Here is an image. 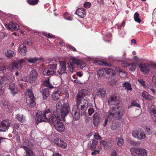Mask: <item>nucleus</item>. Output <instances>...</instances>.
<instances>
[{
	"instance_id": "33",
	"label": "nucleus",
	"mask_w": 156,
	"mask_h": 156,
	"mask_svg": "<svg viewBox=\"0 0 156 156\" xmlns=\"http://www.w3.org/2000/svg\"><path fill=\"white\" fill-rule=\"evenodd\" d=\"M123 87H125L126 90L128 91H131L132 90V88L131 84L128 83L126 82L122 85Z\"/></svg>"
},
{
	"instance_id": "9",
	"label": "nucleus",
	"mask_w": 156,
	"mask_h": 156,
	"mask_svg": "<svg viewBox=\"0 0 156 156\" xmlns=\"http://www.w3.org/2000/svg\"><path fill=\"white\" fill-rule=\"evenodd\" d=\"M61 119H55L53 121V122L51 123L53 124L54 127L55 129L59 132L63 131L65 129V127L62 122L59 121Z\"/></svg>"
},
{
	"instance_id": "21",
	"label": "nucleus",
	"mask_w": 156,
	"mask_h": 156,
	"mask_svg": "<svg viewBox=\"0 0 156 156\" xmlns=\"http://www.w3.org/2000/svg\"><path fill=\"white\" fill-rule=\"evenodd\" d=\"M75 14L81 18H83L86 15V10L83 8H79L76 10Z\"/></svg>"
},
{
	"instance_id": "51",
	"label": "nucleus",
	"mask_w": 156,
	"mask_h": 156,
	"mask_svg": "<svg viewBox=\"0 0 156 156\" xmlns=\"http://www.w3.org/2000/svg\"><path fill=\"white\" fill-rule=\"evenodd\" d=\"M24 43L25 44H27L29 45H31L32 44V42L30 40H27L24 41Z\"/></svg>"
},
{
	"instance_id": "8",
	"label": "nucleus",
	"mask_w": 156,
	"mask_h": 156,
	"mask_svg": "<svg viewBox=\"0 0 156 156\" xmlns=\"http://www.w3.org/2000/svg\"><path fill=\"white\" fill-rule=\"evenodd\" d=\"M11 121L6 119L2 121L0 123V131L5 132L11 126Z\"/></svg>"
},
{
	"instance_id": "30",
	"label": "nucleus",
	"mask_w": 156,
	"mask_h": 156,
	"mask_svg": "<svg viewBox=\"0 0 156 156\" xmlns=\"http://www.w3.org/2000/svg\"><path fill=\"white\" fill-rule=\"evenodd\" d=\"M16 55V52L13 51L8 50L5 53V55L8 58H11Z\"/></svg>"
},
{
	"instance_id": "24",
	"label": "nucleus",
	"mask_w": 156,
	"mask_h": 156,
	"mask_svg": "<svg viewBox=\"0 0 156 156\" xmlns=\"http://www.w3.org/2000/svg\"><path fill=\"white\" fill-rule=\"evenodd\" d=\"M18 50L19 53L21 55L24 56L26 54L27 49L24 45L21 44L20 45Z\"/></svg>"
},
{
	"instance_id": "32",
	"label": "nucleus",
	"mask_w": 156,
	"mask_h": 156,
	"mask_svg": "<svg viewBox=\"0 0 156 156\" xmlns=\"http://www.w3.org/2000/svg\"><path fill=\"white\" fill-rule=\"evenodd\" d=\"M112 146L113 141L112 140H110L107 142L104 147V148L105 150H107L110 149Z\"/></svg>"
},
{
	"instance_id": "42",
	"label": "nucleus",
	"mask_w": 156,
	"mask_h": 156,
	"mask_svg": "<svg viewBox=\"0 0 156 156\" xmlns=\"http://www.w3.org/2000/svg\"><path fill=\"white\" fill-rule=\"evenodd\" d=\"M140 156H146L147 155V151L144 149L140 148Z\"/></svg>"
},
{
	"instance_id": "11",
	"label": "nucleus",
	"mask_w": 156,
	"mask_h": 156,
	"mask_svg": "<svg viewBox=\"0 0 156 156\" xmlns=\"http://www.w3.org/2000/svg\"><path fill=\"white\" fill-rule=\"evenodd\" d=\"M25 62V60L22 59L16 62H14L10 64L9 66V68L10 70L13 69L15 70L17 69H20L21 66L22 64Z\"/></svg>"
},
{
	"instance_id": "15",
	"label": "nucleus",
	"mask_w": 156,
	"mask_h": 156,
	"mask_svg": "<svg viewBox=\"0 0 156 156\" xmlns=\"http://www.w3.org/2000/svg\"><path fill=\"white\" fill-rule=\"evenodd\" d=\"M59 66L58 70V73L60 75L66 73V63L64 62H59Z\"/></svg>"
},
{
	"instance_id": "36",
	"label": "nucleus",
	"mask_w": 156,
	"mask_h": 156,
	"mask_svg": "<svg viewBox=\"0 0 156 156\" xmlns=\"http://www.w3.org/2000/svg\"><path fill=\"white\" fill-rule=\"evenodd\" d=\"M39 60V59L36 57L30 58L28 59V62L30 63H34Z\"/></svg>"
},
{
	"instance_id": "4",
	"label": "nucleus",
	"mask_w": 156,
	"mask_h": 156,
	"mask_svg": "<svg viewBox=\"0 0 156 156\" xmlns=\"http://www.w3.org/2000/svg\"><path fill=\"white\" fill-rule=\"evenodd\" d=\"M58 63V62L57 61H55L53 64H50L47 68L44 69L43 72V74L49 76L55 73V72L54 71V69L56 68Z\"/></svg>"
},
{
	"instance_id": "59",
	"label": "nucleus",
	"mask_w": 156,
	"mask_h": 156,
	"mask_svg": "<svg viewBox=\"0 0 156 156\" xmlns=\"http://www.w3.org/2000/svg\"><path fill=\"white\" fill-rule=\"evenodd\" d=\"M148 93L146 91L143 92L142 93V96L143 97L146 98L148 95Z\"/></svg>"
},
{
	"instance_id": "19",
	"label": "nucleus",
	"mask_w": 156,
	"mask_h": 156,
	"mask_svg": "<svg viewBox=\"0 0 156 156\" xmlns=\"http://www.w3.org/2000/svg\"><path fill=\"white\" fill-rule=\"evenodd\" d=\"M9 89L10 90L11 93L13 96L16 94L18 91V88L15 86L14 83H10L9 85Z\"/></svg>"
},
{
	"instance_id": "31",
	"label": "nucleus",
	"mask_w": 156,
	"mask_h": 156,
	"mask_svg": "<svg viewBox=\"0 0 156 156\" xmlns=\"http://www.w3.org/2000/svg\"><path fill=\"white\" fill-rule=\"evenodd\" d=\"M147 90L149 92H152L153 94H155L156 92L155 89H154L152 84H149L145 87Z\"/></svg>"
},
{
	"instance_id": "62",
	"label": "nucleus",
	"mask_w": 156,
	"mask_h": 156,
	"mask_svg": "<svg viewBox=\"0 0 156 156\" xmlns=\"http://www.w3.org/2000/svg\"><path fill=\"white\" fill-rule=\"evenodd\" d=\"M153 98V97L151 95L149 94H148V95L147 96V97L145 99L149 100H152Z\"/></svg>"
},
{
	"instance_id": "17",
	"label": "nucleus",
	"mask_w": 156,
	"mask_h": 156,
	"mask_svg": "<svg viewBox=\"0 0 156 156\" xmlns=\"http://www.w3.org/2000/svg\"><path fill=\"white\" fill-rule=\"evenodd\" d=\"M54 143L57 146L63 149H65L67 147L66 143L64 142L59 138H56L54 140Z\"/></svg>"
},
{
	"instance_id": "60",
	"label": "nucleus",
	"mask_w": 156,
	"mask_h": 156,
	"mask_svg": "<svg viewBox=\"0 0 156 156\" xmlns=\"http://www.w3.org/2000/svg\"><path fill=\"white\" fill-rule=\"evenodd\" d=\"M138 81L143 86H145V81H144L143 79H138Z\"/></svg>"
},
{
	"instance_id": "10",
	"label": "nucleus",
	"mask_w": 156,
	"mask_h": 156,
	"mask_svg": "<svg viewBox=\"0 0 156 156\" xmlns=\"http://www.w3.org/2000/svg\"><path fill=\"white\" fill-rule=\"evenodd\" d=\"M80 105H76L74 106L72 111V115L73 117V119L74 121H77L80 118V111L79 107Z\"/></svg>"
},
{
	"instance_id": "50",
	"label": "nucleus",
	"mask_w": 156,
	"mask_h": 156,
	"mask_svg": "<svg viewBox=\"0 0 156 156\" xmlns=\"http://www.w3.org/2000/svg\"><path fill=\"white\" fill-rule=\"evenodd\" d=\"M94 137L95 139L97 140H101L102 139L101 137L97 133L94 134Z\"/></svg>"
},
{
	"instance_id": "49",
	"label": "nucleus",
	"mask_w": 156,
	"mask_h": 156,
	"mask_svg": "<svg viewBox=\"0 0 156 156\" xmlns=\"http://www.w3.org/2000/svg\"><path fill=\"white\" fill-rule=\"evenodd\" d=\"M83 6L86 8H89L91 6V4L88 2H87L85 3L83 5Z\"/></svg>"
},
{
	"instance_id": "44",
	"label": "nucleus",
	"mask_w": 156,
	"mask_h": 156,
	"mask_svg": "<svg viewBox=\"0 0 156 156\" xmlns=\"http://www.w3.org/2000/svg\"><path fill=\"white\" fill-rule=\"evenodd\" d=\"M105 70V69H99L98 71L97 74L99 76H103Z\"/></svg>"
},
{
	"instance_id": "37",
	"label": "nucleus",
	"mask_w": 156,
	"mask_h": 156,
	"mask_svg": "<svg viewBox=\"0 0 156 156\" xmlns=\"http://www.w3.org/2000/svg\"><path fill=\"white\" fill-rule=\"evenodd\" d=\"M42 84L44 86L48 87L49 88H52L53 87L50 84L48 80L44 81L43 83Z\"/></svg>"
},
{
	"instance_id": "16",
	"label": "nucleus",
	"mask_w": 156,
	"mask_h": 156,
	"mask_svg": "<svg viewBox=\"0 0 156 156\" xmlns=\"http://www.w3.org/2000/svg\"><path fill=\"white\" fill-rule=\"evenodd\" d=\"M150 66V65L146 63H140L139 65V68L141 71L144 74L149 72Z\"/></svg>"
},
{
	"instance_id": "26",
	"label": "nucleus",
	"mask_w": 156,
	"mask_h": 156,
	"mask_svg": "<svg viewBox=\"0 0 156 156\" xmlns=\"http://www.w3.org/2000/svg\"><path fill=\"white\" fill-rule=\"evenodd\" d=\"M98 142L97 141L94 139L92 140V142H91L90 141L88 143V145L91 150L93 151L95 149Z\"/></svg>"
},
{
	"instance_id": "46",
	"label": "nucleus",
	"mask_w": 156,
	"mask_h": 156,
	"mask_svg": "<svg viewBox=\"0 0 156 156\" xmlns=\"http://www.w3.org/2000/svg\"><path fill=\"white\" fill-rule=\"evenodd\" d=\"M26 155L27 156H34V154L33 151L30 149L26 153Z\"/></svg>"
},
{
	"instance_id": "28",
	"label": "nucleus",
	"mask_w": 156,
	"mask_h": 156,
	"mask_svg": "<svg viewBox=\"0 0 156 156\" xmlns=\"http://www.w3.org/2000/svg\"><path fill=\"white\" fill-rule=\"evenodd\" d=\"M61 93V91L59 90H57L53 93L51 95L52 98L54 100H57L59 99Z\"/></svg>"
},
{
	"instance_id": "14",
	"label": "nucleus",
	"mask_w": 156,
	"mask_h": 156,
	"mask_svg": "<svg viewBox=\"0 0 156 156\" xmlns=\"http://www.w3.org/2000/svg\"><path fill=\"white\" fill-rule=\"evenodd\" d=\"M120 102L119 97L115 96H111L108 101V104L110 105H118Z\"/></svg>"
},
{
	"instance_id": "45",
	"label": "nucleus",
	"mask_w": 156,
	"mask_h": 156,
	"mask_svg": "<svg viewBox=\"0 0 156 156\" xmlns=\"http://www.w3.org/2000/svg\"><path fill=\"white\" fill-rule=\"evenodd\" d=\"M82 103H80V104H82L85 105L87 107H88V105L90 104L89 103L88 100L86 99H84L83 102L82 101Z\"/></svg>"
},
{
	"instance_id": "34",
	"label": "nucleus",
	"mask_w": 156,
	"mask_h": 156,
	"mask_svg": "<svg viewBox=\"0 0 156 156\" xmlns=\"http://www.w3.org/2000/svg\"><path fill=\"white\" fill-rule=\"evenodd\" d=\"M105 72L108 74L112 75H114L115 73V71L111 68L105 69Z\"/></svg>"
},
{
	"instance_id": "40",
	"label": "nucleus",
	"mask_w": 156,
	"mask_h": 156,
	"mask_svg": "<svg viewBox=\"0 0 156 156\" xmlns=\"http://www.w3.org/2000/svg\"><path fill=\"white\" fill-rule=\"evenodd\" d=\"M62 104L60 101H58L56 104L57 110L56 111H58V113L60 114V110L62 108Z\"/></svg>"
},
{
	"instance_id": "57",
	"label": "nucleus",
	"mask_w": 156,
	"mask_h": 156,
	"mask_svg": "<svg viewBox=\"0 0 156 156\" xmlns=\"http://www.w3.org/2000/svg\"><path fill=\"white\" fill-rule=\"evenodd\" d=\"M80 107V110L83 111H84L86 110L87 108V107H86V106L84 105H82Z\"/></svg>"
},
{
	"instance_id": "52",
	"label": "nucleus",
	"mask_w": 156,
	"mask_h": 156,
	"mask_svg": "<svg viewBox=\"0 0 156 156\" xmlns=\"http://www.w3.org/2000/svg\"><path fill=\"white\" fill-rule=\"evenodd\" d=\"M131 106H135L138 107L140 108V104H138L134 101H132L131 103Z\"/></svg>"
},
{
	"instance_id": "43",
	"label": "nucleus",
	"mask_w": 156,
	"mask_h": 156,
	"mask_svg": "<svg viewBox=\"0 0 156 156\" xmlns=\"http://www.w3.org/2000/svg\"><path fill=\"white\" fill-rule=\"evenodd\" d=\"M129 68L131 71L134 70L136 68V65L134 63H131L128 66Z\"/></svg>"
},
{
	"instance_id": "61",
	"label": "nucleus",
	"mask_w": 156,
	"mask_h": 156,
	"mask_svg": "<svg viewBox=\"0 0 156 156\" xmlns=\"http://www.w3.org/2000/svg\"><path fill=\"white\" fill-rule=\"evenodd\" d=\"M19 127H20V125L18 123H15L14 124L13 128H15L17 129H18L19 128Z\"/></svg>"
},
{
	"instance_id": "18",
	"label": "nucleus",
	"mask_w": 156,
	"mask_h": 156,
	"mask_svg": "<svg viewBox=\"0 0 156 156\" xmlns=\"http://www.w3.org/2000/svg\"><path fill=\"white\" fill-rule=\"evenodd\" d=\"M5 26L8 29L12 30H17L20 28L18 25L14 24L12 22H10L8 24H6Z\"/></svg>"
},
{
	"instance_id": "35",
	"label": "nucleus",
	"mask_w": 156,
	"mask_h": 156,
	"mask_svg": "<svg viewBox=\"0 0 156 156\" xmlns=\"http://www.w3.org/2000/svg\"><path fill=\"white\" fill-rule=\"evenodd\" d=\"M139 14L137 12H135L134 15V20L138 23H140L141 22L140 19L139 18Z\"/></svg>"
},
{
	"instance_id": "55",
	"label": "nucleus",
	"mask_w": 156,
	"mask_h": 156,
	"mask_svg": "<svg viewBox=\"0 0 156 156\" xmlns=\"http://www.w3.org/2000/svg\"><path fill=\"white\" fill-rule=\"evenodd\" d=\"M93 151H94L92 152L91 153V154L93 156H94L97 154L99 153L100 152L99 150H97L94 149Z\"/></svg>"
},
{
	"instance_id": "12",
	"label": "nucleus",
	"mask_w": 156,
	"mask_h": 156,
	"mask_svg": "<svg viewBox=\"0 0 156 156\" xmlns=\"http://www.w3.org/2000/svg\"><path fill=\"white\" fill-rule=\"evenodd\" d=\"M133 136L139 140H142L146 137V135L144 132L141 130H135L132 133Z\"/></svg>"
},
{
	"instance_id": "41",
	"label": "nucleus",
	"mask_w": 156,
	"mask_h": 156,
	"mask_svg": "<svg viewBox=\"0 0 156 156\" xmlns=\"http://www.w3.org/2000/svg\"><path fill=\"white\" fill-rule=\"evenodd\" d=\"M99 64L102 65V66H107L108 67H111L112 65L111 64L107 63L105 61H100Z\"/></svg>"
},
{
	"instance_id": "23",
	"label": "nucleus",
	"mask_w": 156,
	"mask_h": 156,
	"mask_svg": "<svg viewBox=\"0 0 156 156\" xmlns=\"http://www.w3.org/2000/svg\"><path fill=\"white\" fill-rule=\"evenodd\" d=\"M100 120L101 118L99 115L97 113H95L93 116V122L94 126H97L100 122Z\"/></svg>"
},
{
	"instance_id": "64",
	"label": "nucleus",
	"mask_w": 156,
	"mask_h": 156,
	"mask_svg": "<svg viewBox=\"0 0 156 156\" xmlns=\"http://www.w3.org/2000/svg\"><path fill=\"white\" fill-rule=\"evenodd\" d=\"M52 156H62L59 153L55 152L53 153Z\"/></svg>"
},
{
	"instance_id": "54",
	"label": "nucleus",
	"mask_w": 156,
	"mask_h": 156,
	"mask_svg": "<svg viewBox=\"0 0 156 156\" xmlns=\"http://www.w3.org/2000/svg\"><path fill=\"white\" fill-rule=\"evenodd\" d=\"M88 114L89 115H91L94 112V110L93 108H89L88 110Z\"/></svg>"
},
{
	"instance_id": "53",
	"label": "nucleus",
	"mask_w": 156,
	"mask_h": 156,
	"mask_svg": "<svg viewBox=\"0 0 156 156\" xmlns=\"http://www.w3.org/2000/svg\"><path fill=\"white\" fill-rule=\"evenodd\" d=\"M44 35L48 38H55L54 36L52 35L50 33H45L44 34Z\"/></svg>"
},
{
	"instance_id": "63",
	"label": "nucleus",
	"mask_w": 156,
	"mask_h": 156,
	"mask_svg": "<svg viewBox=\"0 0 156 156\" xmlns=\"http://www.w3.org/2000/svg\"><path fill=\"white\" fill-rule=\"evenodd\" d=\"M152 80L154 83L156 84V75L153 76L152 78Z\"/></svg>"
},
{
	"instance_id": "47",
	"label": "nucleus",
	"mask_w": 156,
	"mask_h": 156,
	"mask_svg": "<svg viewBox=\"0 0 156 156\" xmlns=\"http://www.w3.org/2000/svg\"><path fill=\"white\" fill-rule=\"evenodd\" d=\"M123 140L122 139H119L117 142V144L119 146L121 147L123 145Z\"/></svg>"
},
{
	"instance_id": "6",
	"label": "nucleus",
	"mask_w": 156,
	"mask_h": 156,
	"mask_svg": "<svg viewBox=\"0 0 156 156\" xmlns=\"http://www.w3.org/2000/svg\"><path fill=\"white\" fill-rule=\"evenodd\" d=\"M89 91L87 89H83L79 91L77 95L76 102V105H80L82 103V100L83 97L88 95Z\"/></svg>"
},
{
	"instance_id": "58",
	"label": "nucleus",
	"mask_w": 156,
	"mask_h": 156,
	"mask_svg": "<svg viewBox=\"0 0 156 156\" xmlns=\"http://www.w3.org/2000/svg\"><path fill=\"white\" fill-rule=\"evenodd\" d=\"M116 83V81L114 79H113L109 81V83L112 85L115 84Z\"/></svg>"
},
{
	"instance_id": "48",
	"label": "nucleus",
	"mask_w": 156,
	"mask_h": 156,
	"mask_svg": "<svg viewBox=\"0 0 156 156\" xmlns=\"http://www.w3.org/2000/svg\"><path fill=\"white\" fill-rule=\"evenodd\" d=\"M66 47L73 51H76V49L72 46L68 45H67Z\"/></svg>"
},
{
	"instance_id": "2",
	"label": "nucleus",
	"mask_w": 156,
	"mask_h": 156,
	"mask_svg": "<svg viewBox=\"0 0 156 156\" xmlns=\"http://www.w3.org/2000/svg\"><path fill=\"white\" fill-rule=\"evenodd\" d=\"M124 110L122 107L116 105L110 108L108 117L110 119L115 118L116 119H120L124 115Z\"/></svg>"
},
{
	"instance_id": "13",
	"label": "nucleus",
	"mask_w": 156,
	"mask_h": 156,
	"mask_svg": "<svg viewBox=\"0 0 156 156\" xmlns=\"http://www.w3.org/2000/svg\"><path fill=\"white\" fill-rule=\"evenodd\" d=\"M38 74L35 69L31 70L27 81L30 83H33L37 79Z\"/></svg>"
},
{
	"instance_id": "22",
	"label": "nucleus",
	"mask_w": 156,
	"mask_h": 156,
	"mask_svg": "<svg viewBox=\"0 0 156 156\" xmlns=\"http://www.w3.org/2000/svg\"><path fill=\"white\" fill-rule=\"evenodd\" d=\"M96 94L102 98H104L107 95L106 90L104 88H100L97 91Z\"/></svg>"
},
{
	"instance_id": "56",
	"label": "nucleus",
	"mask_w": 156,
	"mask_h": 156,
	"mask_svg": "<svg viewBox=\"0 0 156 156\" xmlns=\"http://www.w3.org/2000/svg\"><path fill=\"white\" fill-rule=\"evenodd\" d=\"M146 133L148 135L151 134L152 133V132L150 128H147L146 131Z\"/></svg>"
},
{
	"instance_id": "38",
	"label": "nucleus",
	"mask_w": 156,
	"mask_h": 156,
	"mask_svg": "<svg viewBox=\"0 0 156 156\" xmlns=\"http://www.w3.org/2000/svg\"><path fill=\"white\" fill-rule=\"evenodd\" d=\"M39 0H27V2L29 4L31 5H37Z\"/></svg>"
},
{
	"instance_id": "27",
	"label": "nucleus",
	"mask_w": 156,
	"mask_h": 156,
	"mask_svg": "<svg viewBox=\"0 0 156 156\" xmlns=\"http://www.w3.org/2000/svg\"><path fill=\"white\" fill-rule=\"evenodd\" d=\"M44 99H46L50 95V92L48 88L42 89L41 91Z\"/></svg>"
},
{
	"instance_id": "29",
	"label": "nucleus",
	"mask_w": 156,
	"mask_h": 156,
	"mask_svg": "<svg viewBox=\"0 0 156 156\" xmlns=\"http://www.w3.org/2000/svg\"><path fill=\"white\" fill-rule=\"evenodd\" d=\"M6 82L3 80L0 81V95L3 94L4 92V85H6Z\"/></svg>"
},
{
	"instance_id": "39",
	"label": "nucleus",
	"mask_w": 156,
	"mask_h": 156,
	"mask_svg": "<svg viewBox=\"0 0 156 156\" xmlns=\"http://www.w3.org/2000/svg\"><path fill=\"white\" fill-rule=\"evenodd\" d=\"M16 118L18 121H20L21 122H23L24 120L23 115L18 114L16 115Z\"/></svg>"
},
{
	"instance_id": "7",
	"label": "nucleus",
	"mask_w": 156,
	"mask_h": 156,
	"mask_svg": "<svg viewBox=\"0 0 156 156\" xmlns=\"http://www.w3.org/2000/svg\"><path fill=\"white\" fill-rule=\"evenodd\" d=\"M70 112V107L69 104L67 103H64L62 108L60 110V119H63Z\"/></svg>"
},
{
	"instance_id": "1",
	"label": "nucleus",
	"mask_w": 156,
	"mask_h": 156,
	"mask_svg": "<svg viewBox=\"0 0 156 156\" xmlns=\"http://www.w3.org/2000/svg\"><path fill=\"white\" fill-rule=\"evenodd\" d=\"M36 124L37 125L41 122H47L50 123L53 122L55 119H59L60 115L58 111H54L53 113L49 109L43 110L42 112L38 111L35 117Z\"/></svg>"
},
{
	"instance_id": "20",
	"label": "nucleus",
	"mask_w": 156,
	"mask_h": 156,
	"mask_svg": "<svg viewBox=\"0 0 156 156\" xmlns=\"http://www.w3.org/2000/svg\"><path fill=\"white\" fill-rule=\"evenodd\" d=\"M150 110L151 117L153 121L156 122V107L154 105H151Z\"/></svg>"
},
{
	"instance_id": "3",
	"label": "nucleus",
	"mask_w": 156,
	"mask_h": 156,
	"mask_svg": "<svg viewBox=\"0 0 156 156\" xmlns=\"http://www.w3.org/2000/svg\"><path fill=\"white\" fill-rule=\"evenodd\" d=\"M69 62V67L71 71L72 70L73 71L76 66H79L81 69L86 66L85 62L81 60H79L75 58L70 59Z\"/></svg>"
},
{
	"instance_id": "25",
	"label": "nucleus",
	"mask_w": 156,
	"mask_h": 156,
	"mask_svg": "<svg viewBox=\"0 0 156 156\" xmlns=\"http://www.w3.org/2000/svg\"><path fill=\"white\" fill-rule=\"evenodd\" d=\"M140 148H131L130 151L131 154L134 156H140Z\"/></svg>"
},
{
	"instance_id": "5",
	"label": "nucleus",
	"mask_w": 156,
	"mask_h": 156,
	"mask_svg": "<svg viewBox=\"0 0 156 156\" xmlns=\"http://www.w3.org/2000/svg\"><path fill=\"white\" fill-rule=\"evenodd\" d=\"M27 93L28 95V97L27 99V103L30 108H32L35 105L34 95L30 89L27 90Z\"/></svg>"
}]
</instances>
